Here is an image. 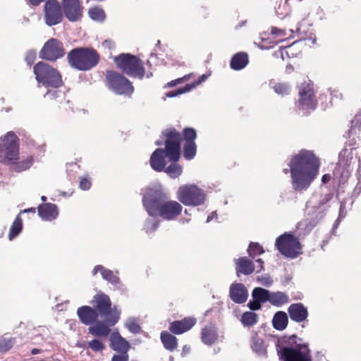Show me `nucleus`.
Segmentation results:
<instances>
[{"label":"nucleus","mask_w":361,"mask_h":361,"mask_svg":"<svg viewBox=\"0 0 361 361\" xmlns=\"http://www.w3.org/2000/svg\"><path fill=\"white\" fill-rule=\"evenodd\" d=\"M288 166L290 169H284L283 172L290 171L293 188L302 192L307 190L317 176L320 163L312 151L302 149L292 157Z\"/></svg>","instance_id":"1"},{"label":"nucleus","mask_w":361,"mask_h":361,"mask_svg":"<svg viewBox=\"0 0 361 361\" xmlns=\"http://www.w3.org/2000/svg\"><path fill=\"white\" fill-rule=\"evenodd\" d=\"M166 199L161 185L151 188L143 197V205L149 216L159 215L166 220H172L178 216L183 207L176 201L171 200L161 202Z\"/></svg>","instance_id":"2"},{"label":"nucleus","mask_w":361,"mask_h":361,"mask_svg":"<svg viewBox=\"0 0 361 361\" xmlns=\"http://www.w3.org/2000/svg\"><path fill=\"white\" fill-rule=\"evenodd\" d=\"M165 138L166 151L157 149L151 155L150 166L156 171H162L166 165L165 157L169 161L176 162L180 159V135L173 129H167L163 132Z\"/></svg>","instance_id":"3"},{"label":"nucleus","mask_w":361,"mask_h":361,"mask_svg":"<svg viewBox=\"0 0 361 361\" xmlns=\"http://www.w3.org/2000/svg\"><path fill=\"white\" fill-rule=\"evenodd\" d=\"M36 80L43 85L52 87L44 97L47 99L63 98L64 93L56 90L62 85L61 76L54 68L44 62H39L34 67Z\"/></svg>","instance_id":"4"},{"label":"nucleus","mask_w":361,"mask_h":361,"mask_svg":"<svg viewBox=\"0 0 361 361\" xmlns=\"http://www.w3.org/2000/svg\"><path fill=\"white\" fill-rule=\"evenodd\" d=\"M68 59L73 68L80 71H87L97 64L99 56L92 49L78 48L68 54Z\"/></svg>","instance_id":"5"},{"label":"nucleus","mask_w":361,"mask_h":361,"mask_svg":"<svg viewBox=\"0 0 361 361\" xmlns=\"http://www.w3.org/2000/svg\"><path fill=\"white\" fill-rule=\"evenodd\" d=\"M19 158L18 138L13 132L0 137V162L14 164Z\"/></svg>","instance_id":"6"},{"label":"nucleus","mask_w":361,"mask_h":361,"mask_svg":"<svg viewBox=\"0 0 361 361\" xmlns=\"http://www.w3.org/2000/svg\"><path fill=\"white\" fill-rule=\"evenodd\" d=\"M176 195L178 200L186 206H200L203 204L206 200L204 190L195 184L180 186Z\"/></svg>","instance_id":"7"},{"label":"nucleus","mask_w":361,"mask_h":361,"mask_svg":"<svg viewBox=\"0 0 361 361\" xmlns=\"http://www.w3.org/2000/svg\"><path fill=\"white\" fill-rule=\"evenodd\" d=\"M116 66L130 77L143 78L145 70L141 61L133 55L122 54L114 58Z\"/></svg>","instance_id":"8"},{"label":"nucleus","mask_w":361,"mask_h":361,"mask_svg":"<svg viewBox=\"0 0 361 361\" xmlns=\"http://www.w3.org/2000/svg\"><path fill=\"white\" fill-rule=\"evenodd\" d=\"M275 245L281 255L290 259H295L302 253L298 238L290 233H285L278 237Z\"/></svg>","instance_id":"9"},{"label":"nucleus","mask_w":361,"mask_h":361,"mask_svg":"<svg viewBox=\"0 0 361 361\" xmlns=\"http://www.w3.org/2000/svg\"><path fill=\"white\" fill-rule=\"evenodd\" d=\"M106 81L109 88L116 94L130 95L134 91L130 80L118 73L108 71Z\"/></svg>","instance_id":"10"},{"label":"nucleus","mask_w":361,"mask_h":361,"mask_svg":"<svg viewBox=\"0 0 361 361\" xmlns=\"http://www.w3.org/2000/svg\"><path fill=\"white\" fill-rule=\"evenodd\" d=\"M121 311L114 307L110 317H106L104 322H97L91 324L88 332L95 337H106L110 334V326L115 325L120 319Z\"/></svg>","instance_id":"11"},{"label":"nucleus","mask_w":361,"mask_h":361,"mask_svg":"<svg viewBox=\"0 0 361 361\" xmlns=\"http://www.w3.org/2000/svg\"><path fill=\"white\" fill-rule=\"evenodd\" d=\"M281 358L283 361H312L310 350L306 346L284 348Z\"/></svg>","instance_id":"12"},{"label":"nucleus","mask_w":361,"mask_h":361,"mask_svg":"<svg viewBox=\"0 0 361 361\" xmlns=\"http://www.w3.org/2000/svg\"><path fill=\"white\" fill-rule=\"evenodd\" d=\"M44 20L49 26L60 23L63 14L59 4L56 0H48L44 6Z\"/></svg>","instance_id":"13"},{"label":"nucleus","mask_w":361,"mask_h":361,"mask_svg":"<svg viewBox=\"0 0 361 361\" xmlns=\"http://www.w3.org/2000/svg\"><path fill=\"white\" fill-rule=\"evenodd\" d=\"M62 44L56 39H51L46 42L39 53V56L49 61H55L63 56Z\"/></svg>","instance_id":"14"},{"label":"nucleus","mask_w":361,"mask_h":361,"mask_svg":"<svg viewBox=\"0 0 361 361\" xmlns=\"http://www.w3.org/2000/svg\"><path fill=\"white\" fill-rule=\"evenodd\" d=\"M300 100L298 106L300 109L308 112L316 107L314 94L312 87L310 85H305L300 91Z\"/></svg>","instance_id":"15"},{"label":"nucleus","mask_w":361,"mask_h":361,"mask_svg":"<svg viewBox=\"0 0 361 361\" xmlns=\"http://www.w3.org/2000/svg\"><path fill=\"white\" fill-rule=\"evenodd\" d=\"M237 272H240L245 275L251 274L255 269L257 272L261 271L264 269V262L262 259H257L255 267L250 259L245 257H240L235 261Z\"/></svg>","instance_id":"16"},{"label":"nucleus","mask_w":361,"mask_h":361,"mask_svg":"<svg viewBox=\"0 0 361 361\" xmlns=\"http://www.w3.org/2000/svg\"><path fill=\"white\" fill-rule=\"evenodd\" d=\"M92 303L94 310L98 312V315L102 317H110L113 310H111V300L109 296L102 293L95 295L92 299Z\"/></svg>","instance_id":"17"},{"label":"nucleus","mask_w":361,"mask_h":361,"mask_svg":"<svg viewBox=\"0 0 361 361\" xmlns=\"http://www.w3.org/2000/svg\"><path fill=\"white\" fill-rule=\"evenodd\" d=\"M185 143L183 147V156L185 159L190 160L196 154V145L195 140L196 138V132L193 128H185L183 132Z\"/></svg>","instance_id":"18"},{"label":"nucleus","mask_w":361,"mask_h":361,"mask_svg":"<svg viewBox=\"0 0 361 361\" xmlns=\"http://www.w3.org/2000/svg\"><path fill=\"white\" fill-rule=\"evenodd\" d=\"M62 6L65 16L70 21H77L81 18L82 6L78 0H63Z\"/></svg>","instance_id":"19"},{"label":"nucleus","mask_w":361,"mask_h":361,"mask_svg":"<svg viewBox=\"0 0 361 361\" xmlns=\"http://www.w3.org/2000/svg\"><path fill=\"white\" fill-rule=\"evenodd\" d=\"M288 312L291 320L298 323L305 322L308 317L307 307L300 302L290 305Z\"/></svg>","instance_id":"20"},{"label":"nucleus","mask_w":361,"mask_h":361,"mask_svg":"<svg viewBox=\"0 0 361 361\" xmlns=\"http://www.w3.org/2000/svg\"><path fill=\"white\" fill-rule=\"evenodd\" d=\"M77 314L80 322L85 325L94 323L98 317V312L90 306H82L77 310Z\"/></svg>","instance_id":"21"},{"label":"nucleus","mask_w":361,"mask_h":361,"mask_svg":"<svg viewBox=\"0 0 361 361\" xmlns=\"http://www.w3.org/2000/svg\"><path fill=\"white\" fill-rule=\"evenodd\" d=\"M196 323L194 317L185 318L180 321H176L171 324L169 329L175 334H181L190 330Z\"/></svg>","instance_id":"22"},{"label":"nucleus","mask_w":361,"mask_h":361,"mask_svg":"<svg viewBox=\"0 0 361 361\" xmlns=\"http://www.w3.org/2000/svg\"><path fill=\"white\" fill-rule=\"evenodd\" d=\"M231 299L236 303H243L247 298V290L243 283L232 284L230 288Z\"/></svg>","instance_id":"23"},{"label":"nucleus","mask_w":361,"mask_h":361,"mask_svg":"<svg viewBox=\"0 0 361 361\" xmlns=\"http://www.w3.org/2000/svg\"><path fill=\"white\" fill-rule=\"evenodd\" d=\"M110 346L117 352L126 353L130 348L128 342L118 332H113L110 337Z\"/></svg>","instance_id":"24"},{"label":"nucleus","mask_w":361,"mask_h":361,"mask_svg":"<svg viewBox=\"0 0 361 361\" xmlns=\"http://www.w3.org/2000/svg\"><path fill=\"white\" fill-rule=\"evenodd\" d=\"M39 216L45 221H51L55 219L59 214L56 205L51 203H47L39 206Z\"/></svg>","instance_id":"25"},{"label":"nucleus","mask_w":361,"mask_h":361,"mask_svg":"<svg viewBox=\"0 0 361 361\" xmlns=\"http://www.w3.org/2000/svg\"><path fill=\"white\" fill-rule=\"evenodd\" d=\"M98 272L101 274L104 280L109 281L112 285L116 286L120 283L118 277L114 275L112 271L105 269L103 266L97 265L92 271V274L96 275Z\"/></svg>","instance_id":"26"},{"label":"nucleus","mask_w":361,"mask_h":361,"mask_svg":"<svg viewBox=\"0 0 361 361\" xmlns=\"http://www.w3.org/2000/svg\"><path fill=\"white\" fill-rule=\"evenodd\" d=\"M217 340L216 328L212 326H205L202 330V341L208 345H212Z\"/></svg>","instance_id":"27"},{"label":"nucleus","mask_w":361,"mask_h":361,"mask_svg":"<svg viewBox=\"0 0 361 361\" xmlns=\"http://www.w3.org/2000/svg\"><path fill=\"white\" fill-rule=\"evenodd\" d=\"M288 315L282 311L277 312L272 319V324L274 329L279 331L284 330L288 325Z\"/></svg>","instance_id":"28"},{"label":"nucleus","mask_w":361,"mask_h":361,"mask_svg":"<svg viewBox=\"0 0 361 361\" xmlns=\"http://www.w3.org/2000/svg\"><path fill=\"white\" fill-rule=\"evenodd\" d=\"M160 338L166 350L172 352L176 349L178 346V340L176 336L171 335L167 331H163L161 334Z\"/></svg>","instance_id":"29"},{"label":"nucleus","mask_w":361,"mask_h":361,"mask_svg":"<svg viewBox=\"0 0 361 361\" xmlns=\"http://www.w3.org/2000/svg\"><path fill=\"white\" fill-rule=\"evenodd\" d=\"M248 63L247 55L245 53H238L231 59V67L234 70H241Z\"/></svg>","instance_id":"30"},{"label":"nucleus","mask_w":361,"mask_h":361,"mask_svg":"<svg viewBox=\"0 0 361 361\" xmlns=\"http://www.w3.org/2000/svg\"><path fill=\"white\" fill-rule=\"evenodd\" d=\"M288 300V296L282 292L270 293L269 302L274 306H282L287 303Z\"/></svg>","instance_id":"31"},{"label":"nucleus","mask_w":361,"mask_h":361,"mask_svg":"<svg viewBox=\"0 0 361 361\" xmlns=\"http://www.w3.org/2000/svg\"><path fill=\"white\" fill-rule=\"evenodd\" d=\"M311 203L310 201L307 203L308 214H311V218L314 221L312 226H314L320 219H322L325 215V208L323 205L319 206L315 211H311Z\"/></svg>","instance_id":"32"},{"label":"nucleus","mask_w":361,"mask_h":361,"mask_svg":"<svg viewBox=\"0 0 361 361\" xmlns=\"http://www.w3.org/2000/svg\"><path fill=\"white\" fill-rule=\"evenodd\" d=\"M252 295L255 300L260 302H269L270 292L262 288H255L252 291Z\"/></svg>","instance_id":"33"},{"label":"nucleus","mask_w":361,"mask_h":361,"mask_svg":"<svg viewBox=\"0 0 361 361\" xmlns=\"http://www.w3.org/2000/svg\"><path fill=\"white\" fill-rule=\"evenodd\" d=\"M88 14L92 20L99 23L103 22L106 18L104 10L98 6L90 8Z\"/></svg>","instance_id":"34"},{"label":"nucleus","mask_w":361,"mask_h":361,"mask_svg":"<svg viewBox=\"0 0 361 361\" xmlns=\"http://www.w3.org/2000/svg\"><path fill=\"white\" fill-rule=\"evenodd\" d=\"M23 224L21 218L18 216L11 226L8 238L10 240L15 238L22 231Z\"/></svg>","instance_id":"35"},{"label":"nucleus","mask_w":361,"mask_h":361,"mask_svg":"<svg viewBox=\"0 0 361 361\" xmlns=\"http://www.w3.org/2000/svg\"><path fill=\"white\" fill-rule=\"evenodd\" d=\"M125 326L133 334H138L141 331L139 320L135 317L128 318L125 323Z\"/></svg>","instance_id":"36"},{"label":"nucleus","mask_w":361,"mask_h":361,"mask_svg":"<svg viewBox=\"0 0 361 361\" xmlns=\"http://www.w3.org/2000/svg\"><path fill=\"white\" fill-rule=\"evenodd\" d=\"M271 87L277 94L281 96L288 95L291 91L290 85L286 82H278Z\"/></svg>","instance_id":"37"},{"label":"nucleus","mask_w":361,"mask_h":361,"mask_svg":"<svg viewBox=\"0 0 361 361\" xmlns=\"http://www.w3.org/2000/svg\"><path fill=\"white\" fill-rule=\"evenodd\" d=\"M252 348L259 355H265L266 347L262 339L259 338H254L252 340Z\"/></svg>","instance_id":"38"},{"label":"nucleus","mask_w":361,"mask_h":361,"mask_svg":"<svg viewBox=\"0 0 361 361\" xmlns=\"http://www.w3.org/2000/svg\"><path fill=\"white\" fill-rule=\"evenodd\" d=\"M257 322V314L252 312H245L241 318V322L244 326H251L255 325Z\"/></svg>","instance_id":"39"},{"label":"nucleus","mask_w":361,"mask_h":361,"mask_svg":"<svg viewBox=\"0 0 361 361\" xmlns=\"http://www.w3.org/2000/svg\"><path fill=\"white\" fill-rule=\"evenodd\" d=\"M183 171L181 166L178 164H172L165 169V172L172 178H178Z\"/></svg>","instance_id":"40"},{"label":"nucleus","mask_w":361,"mask_h":361,"mask_svg":"<svg viewBox=\"0 0 361 361\" xmlns=\"http://www.w3.org/2000/svg\"><path fill=\"white\" fill-rule=\"evenodd\" d=\"M263 247L257 243H251L247 249L248 255L255 258L257 255H261L264 252Z\"/></svg>","instance_id":"41"},{"label":"nucleus","mask_w":361,"mask_h":361,"mask_svg":"<svg viewBox=\"0 0 361 361\" xmlns=\"http://www.w3.org/2000/svg\"><path fill=\"white\" fill-rule=\"evenodd\" d=\"M14 344L12 338H2L0 339V353H5L11 349Z\"/></svg>","instance_id":"42"},{"label":"nucleus","mask_w":361,"mask_h":361,"mask_svg":"<svg viewBox=\"0 0 361 361\" xmlns=\"http://www.w3.org/2000/svg\"><path fill=\"white\" fill-rule=\"evenodd\" d=\"M89 348H90L94 352H100L105 348L104 344L97 338H94L87 343Z\"/></svg>","instance_id":"43"},{"label":"nucleus","mask_w":361,"mask_h":361,"mask_svg":"<svg viewBox=\"0 0 361 361\" xmlns=\"http://www.w3.org/2000/svg\"><path fill=\"white\" fill-rule=\"evenodd\" d=\"M159 222L154 219H149L146 221L145 230L147 233L154 232L158 227Z\"/></svg>","instance_id":"44"},{"label":"nucleus","mask_w":361,"mask_h":361,"mask_svg":"<svg viewBox=\"0 0 361 361\" xmlns=\"http://www.w3.org/2000/svg\"><path fill=\"white\" fill-rule=\"evenodd\" d=\"M352 159L351 153L347 149L343 150L339 154V164L340 165H348L350 160Z\"/></svg>","instance_id":"45"},{"label":"nucleus","mask_w":361,"mask_h":361,"mask_svg":"<svg viewBox=\"0 0 361 361\" xmlns=\"http://www.w3.org/2000/svg\"><path fill=\"white\" fill-rule=\"evenodd\" d=\"M190 92V87H188V85H186L183 87H180V88H179L178 90L170 91V92H167L166 94V97H174L178 96V95L181 94H184V93H186V92Z\"/></svg>","instance_id":"46"},{"label":"nucleus","mask_w":361,"mask_h":361,"mask_svg":"<svg viewBox=\"0 0 361 361\" xmlns=\"http://www.w3.org/2000/svg\"><path fill=\"white\" fill-rule=\"evenodd\" d=\"M257 281L260 284L264 286H270L273 283L271 278L268 274L259 276L257 277Z\"/></svg>","instance_id":"47"},{"label":"nucleus","mask_w":361,"mask_h":361,"mask_svg":"<svg viewBox=\"0 0 361 361\" xmlns=\"http://www.w3.org/2000/svg\"><path fill=\"white\" fill-rule=\"evenodd\" d=\"M209 76V74H203L202 75L199 79L191 84H188V87H190V91H191L192 89L195 88L197 86L200 85L202 82H204Z\"/></svg>","instance_id":"48"},{"label":"nucleus","mask_w":361,"mask_h":361,"mask_svg":"<svg viewBox=\"0 0 361 361\" xmlns=\"http://www.w3.org/2000/svg\"><path fill=\"white\" fill-rule=\"evenodd\" d=\"M352 130L361 129V113L357 114L351 121Z\"/></svg>","instance_id":"49"},{"label":"nucleus","mask_w":361,"mask_h":361,"mask_svg":"<svg viewBox=\"0 0 361 361\" xmlns=\"http://www.w3.org/2000/svg\"><path fill=\"white\" fill-rule=\"evenodd\" d=\"M32 164V158H27L25 161L19 164L18 166V171H21L30 167Z\"/></svg>","instance_id":"50"},{"label":"nucleus","mask_w":361,"mask_h":361,"mask_svg":"<svg viewBox=\"0 0 361 361\" xmlns=\"http://www.w3.org/2000/svg\"><path fill=\"white\" fill-rule=\"evenodd\" d=\"M91 182L87 178H82L80 181V188L82 190H87L90 188Z\"/></svg>","instance_id":"51"},{"label":"nucleus","mask_w":361,"mask_h":361,"mask_svg":"<svg viewBox=\"0 0 361 361\" xmlns=\"http://www.w3.org/2000/svg\"><path fill=\"white\" fill-rule=\"evenodd\" d=\"M290 49H291V47H283V48L281 49L279 51L275 52L274 54L277 57L281 56L282 58V59L283 60L284 55H286L287 56H288V52Z\"/></svg>","instance_id":"52"},{"label":"nucleus","mask_w":361,"mask_h":361,"mask_svg":"<svg viewBox=\"0 0 361 361\" xmlns=\"http://www.w3.org/2000/svg\"><path fill=\"white\" fill-rule=\"evenodd\" d=\"M35 58H36L35 51H30L27 53L25 60H26L27 64L30 66L34 62Z\"/></svg>","instance_id":"53"},{"label":"nucleus","mask_w":361,"mask_h":361,"mask_svg":"<svg viewBox=\"0 0 361 361\" xmlns=\"http://www.w3.org/2000/svg\"><path fill=\"white\" fill-rule=\"evenodd\" d=\"M248 306L252 310H257L261 307V302L254 299L252 302L248 303Z\"/></svg>","instance_id":"54"},{"label":"nucleus","mask_w":361,"mask_h":361,"mask_svg":"<svg viewBox=\"0 0 361 361\" xmlns=\"http://www.w3.org/2000/svg\"><path fill=\"white\" fill-rule=\"evenodd\" d=\"M111 361H128V355L126 353L121 355H114Z\"/></svg>","instance_id":"55"},{"label":"nucleus","mask_w":361,"mask_h":361,"mask_svg":"<svg viewBox=\"0 0 361 361\" xmlns=\"http://www.w3.org/2000/svg\"><path fill=\"white\" fill-rule=\"evenodd\" d=\"M271 32L274 35H283V31L276 27H272Z\"/></svg>","instance_id":"56"},{"label":"nucleus","mask_w":361,"mask_h":361,"mask_svg":"<svg viewBox=\"0 0 361 361\" xmlns=\"http://www.w3.org/2000/svg\"><path fill=\"white\" fill-rule=\"evenodd\" d=\"M190 348L189 345H184L182 349L181 355L185 356L187 354H188L190 353Z\"/></svg>","instance_id":"57"},{"label":"nucleus","mask_w":361,"mask_h":361,"mask_svg":"<svg viewBox=\"0 0 361 361\" xmlns=\"http://www.w3.org/2000/svg\"><path fill=\"white\" fill-rule=\"evenodd\" d=\"M180 78H178L175 80H172L170 82H169L168 85L169 87H173V86L176 85L177 84H180Z\"/></svg>","instance_id":"58"},{"label":"nucleus","mask_w":361,"mask_h":361,"mask_svg":"<svg viewBox=\"0 0 361 361\" xmlns=\"http://www.w3.org/2000/svg\"><path fill=\"white\" fill-rule=\"evenodd\" d=\"M217 216V214L216 212H213L210 215L208 216L207 219V222L209 223L214 218H216Z\"/></svg>","instance_id":"59"},{"label":"nucleus","mask_w":361,"mask_h":361,"mask_svg":"<svg viewBox=\"0 0 361 361\" xmlns=\"http://www.w3.org/2000/svg\"><path fill=\"white\" fill-rule=\"evenodd\" d=\"M330 178H331L330 175H329V174H324V175L322 176V180L323 183H326L327 182H329V181Z\"/></svg>","instance_id":"60"},{"label":"nucleus","mask_w":361,"mask_h":361,"mask_svg":"<svg viewBox=\"0 0 361 361\" xmlns=\"http://www.w3.org/2000/svg\"><path fill=\"white\" fill-rule=\"evenodd\" d=\"M192 73H190V74L185 75L183 77L180 78V83L183 82V81L188 80L192 77Z\"/></svg>","instance_id":"61"},{"label":"nucleus","mask_w":361,"mask_h":361,"mask_svg":"<svg viewBox=\"0 0 361 361\" xmlns=\"http://www.w3.org/2000/svg\"><path fill=\"white\" fill-rule=\"evenodd\" d=\"M30 4L33 6L39 5L41 2H42L44 0H29Z\"/></svg>","instance_id":"62"},{"label":"nucleus","mask_w":361,"mask_h":361,"mask_svg":"<svg viewBox=\"0 0 361 361\" xmlns=\"http://www.w3.org/2000/svg\"><path fill=\"white\" fill-rule=\"evenodd\" d=\"M21 212H23V213H27V212H32V213H35V208H29V209H24L23 211H22Z\"/></svg>","instance_id":"63"},{"label":"nucleus","mask_w":361,"mask_h":361,"mask_svg":"<svg viewBox=\"0 0 361 361\" xmlns=\"http://www.w3.org/2000/svg\"><path fill=\"white\" fill-rule=\"evenodd\" d=\"M32 354V355H37V353H39V350L37 349V348H33L31 351Z\"/></svg>","instance_id":"64"}]
</instances>
